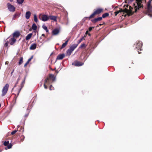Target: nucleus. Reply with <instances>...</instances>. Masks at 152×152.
Returning a JSON list of instances; mask_svg holds the SVG:
<instances>
[{
    "label": "nucleus",
    "instance_id": "1",
    "mask_svg": "<svg viewBox=\"0 0 152 152\" xmlns=\"http://www.w3.org/2000/svg\"><path fill=\"white\" fill-rule=\"evenodd\" d=\"M142 0H136V2L135 3L133 4L134 7H131V6L127 5V7L129 8V12L131 14H133L134 12H136L137 10L141 8L142 4Z\"/></svg>",
    "mask_w": 152,
    "mask_h": 152
},
{
    "label": "nucleus",
    "instance_id": "2",
    "mask_svg": "<svg viewBox=\"0 0 152 152\" xmlns=\"http://www.w3.org/2000/svg\"><path fill=\"white\" fill-rule=\"evenodd\" d=\"M39 19H56L57 18L56 16H48L45 15L40 14L39 16Z\"/></svg>",
    "mask_w": 152,
    "mask_h": 152
},
{
    "label": "nucleus",
    "instance_id": "3",
    "mask_svg": "<svg viewBox=\"0 0 152 152\" xmlns=\"http://www.w3.org/2000/svg\"><path fill=\"white\" fill-rule=\"evenodd\" d=\"M103 9L102 8H98L96 9L89 17V18H93L96 15L99 14L102 12L103 11Z\"/></svg>",
    "mask_w": 152,
    "mask_h": 152
},
{
    "label": "nucleus",
    "instance_id": "4",
    "mask_svg": "<svg viewBox=\"0 0 152 152\" xmlns=\"http://www.w3.org/2000/svg\"><path fill=\"white\" fill-rule=\"evenodd\" d=\"M9 87V85L7 83L3 88L2 90L1 96H4L7 94Z\"/></svg>",
    "mask_w": 152,
    "mask_h": 152
},
{
    "label": "nucleus",
    "instance_id": "5",
    "mask_svg": "<svg viewBox=\"0 0 152 152\" xmlns=\"http://www.w3.org/2000/svg\"><path fill=\"white\" fill-rule=\"evenodd\" d=\"M142 45V43L141 41H137L135 43L134 47H135L137 50H141Z\"/></svg>",
    "mask_w": 152,
    "mask_h": 152
},
{
    "label": "nucleus",
    "instance_id": "6",
    "mask_svg": "<svg viewBox=\"0 0 152 152\" xmlns=\"http://www.w3.org/2000/svg\"><path fill=\"white\" fill-rule=\"evenodd\" d=\"M8 9L9 11L14 12L15 11V8L13 5H11L10 3H8L7 4Z\"/></svg>",
    "mask_w": 152,
    "mask_h": 152
},
{
    "label": "nucleus",
    "instance_id": "7",
    "mask_svg": "<svg viewBox=\"0 0 152 152\" xmlns=\"http://www.w3.org/2000/svg\"><path fill=\"white\" fill-rule=\"evenodd\" d=\"M152 0H149L147 4V9L148 12L152 13V6L151 5Z\"/></svg>",
    "mask_w": 152,
    "mask_h": 152
},
{
    "label": "nucleus",
    "instance_id": "8",
    "mask_svg": "<svg viewBox=\"0 0 152 152\" xmlns=\"http://www.w3.org/2000/svg\"><path fill=\"white\" fill-rule=\"evenodd\" d=\"M72 64L76 66H80L83 64V63L78 61H76L72 63Z\"/></svg>",
    "mask_w": 152,
    "mask_h": 152
},
{
    "label": "nucleus",
    "instance_id": "9",
    "mask_svg": "<svg viewBox=\"0 0 152 152\" xmlns=\"http://www.w3.org/2000/svg\"><path fill=\"white\" fill-rule=\"evenodd\" d=\"M50 83V82L49 80V78H46L45 80V82L44 84V88L45 89H47L48 87L46 84H47V85H49Z\"/></svg>",
    "mask_w": 152,
    "mask_h": 152
},
{
    "label": "nucleus",
    "instance_id": "10",
    "mask_svg": "<svg viewBox=\"0 0 152 152\" xmlns=\"http://www.w3.org/2000/svg\"><path fill=\"white\" fill-rule=\"evenodd\" d=\"M60 31L59 30L58 28H55L53 29L52 31L53 35H56L58 34Z\"/></svg>",
    "mask_w": 152,
    "mask_h": 152
},
{
    "label": "nucleus",
    "instance_id": "11",
    "mask_svg": "<svg viewBox=\"0 0 152 152\" xmlns=\"http://www.w3.org/2000/svg\"><path fill=\"white\" fill-rule=\"evenodd\" d=\"M78 44H74L72 46H71L69 48L70 50H72V51L75 49L77 47Z\"/></svg>",
    "mask_w": 152,
    "mask_h": 152
},
{
    "label": "nucleus",
    "instance_id": "12",
    "mask_svg": "<svg viewBox=\"0 0 152 152\" xmlns=\"http://www.w3.org/2000/svg\"><path fill=\"white\" fill-rule=\"evenodd\" d=\"M65 55L64 54H62L58 55L57 58V59L61 60L64 57Z\"/></svg>",
    "mask_w": 152,
    "mask_h": 152
},
{
    "label": "nucleus",
    "instance_id": "13",
    "mask_svg": "<svg viewBox=\"0 0 152 152\" xmlns=\"http://www.w3.org/2000/svg\"><path fill=\"white\" fill-rule=\"evenodd\" d=\"M16 39L13 37L11 38L10 40V44L11 45H13Z\"/></svg>",
    "mask_w": 152,
    "mask_h": 152
},
{
    "label": "nucleus",
    "instance_id": "14",
    "mask_svg": "<svg viewBox=\"0 0 152 152\" xmlns=\"http://www.w3.org/2000/svg\"><path fill=\"white\" fill-rule=\"evenodd\" d=\"M20 35V33L19 31H15L13 34V37H18Z\"/></svg>",
    "mask_w": 152,
    "mask_h": 152
},
{
    "label": "nucleus",
    "instance_id": "15",
    "mask_svg": "<svg viewBox=\"0 0 152 152\" xmlns=\"http://www.w3.org/2000/svg\"><path fill=\"white\" fill-rule=\"evenodd\" d=\"M31 13L30 11H27L26 13L25 16L26 19H29L31 16Z\"/></svg>",
    "mask_w": 152,
    "mask_h": 152
},
{
    "label": "nucleus",
    "instance_id": "16",
    "mask_svg": "<svg viewBox=\"0 0 152 152\" xmlns=\"http://www.w3.org/2000/svg\"><path fill=\"white\" fill-rule=\"evenodd\" d=\"M37 45L35 43L32 44L30 47V49L31 50H34L36 48Z\"/></svg>",
    "mask_w": 152,
    "mask_h": 152
},
{
    "label": "nucleus",
    "instance_id": "17",
    "mask_svg": "<svg viewBox=\"0 0 152 152\" xmlns=\"http://www.w3.org/2000/svg\"><path fill=\"white\" fill-rule=\"evenodd\" d=\"M69 41V39H68L66 42L64 43L62 45L61 47L60 48V49H62L64 48L66 45L67 44L68 42Z\"/></svg>",
    "mask_w": 152,
    "mask_h": 152
},
{
    "label": "nucleus",
    "instance_id": "18",
    "mask_svg": "<svg viewBox=\"0 0 152 152\" xmlns=\"http://www.w3.org/2000/svg\"><path fill=\"white\" fill-rule=\"evenodd\" d=\"M32 35L31 33L28 34L26 37V40L29 39L31 37Z\"/></svg>",
    "mask_w": 152,
    "mask_h": 152
},
{
    "label": "nucleus",
    "instance_id": "19",
    "mask_svg": "<svg viewBox=\"0 0 152 152\" xmlns=\"http://www.w3.org/2000/svg\"><path fill=\"white\" fill-rule=\"evenodd\" d=\"M72 52V50L69 49L66 51V54L68 56H70L71 55Z\"/></svg>",
    "mask_w": 152,
    "mask_h": 152
},
{
    "label": "nucleus",
    "instance_id": "20",
    "mask_svg": "<svg viewBox=\"0 0 152 152\" xmlns=\"http://www.w3.org/2000/svg\"><path fill=\"white\" fill-rule=\"evenodd\" d=\"M20 13H17L15 14L14 15V18H19V17L20 16Z\"/></svg>",
    "mask_w": 152,
    "mask_h": 152
},
{
    "label": "nucleus",
    "instance_id": "21",
    "mask_svg": "<svg viewBox=\"0 0 152 152\" xmlns=\"http://www.w3.org/2000/svg\"><path fill=\"white\" fill-rule=\"evenodd\" d=\"M31 28L33 30H35L37 29V26L35 23H33Z\"/></svg>",
    "mask_w": 152,
    "mask_h": 152
},
{
    "label": "nucleus",
    "instance_id": "22",
    "mask_svg": "<svg viewBox=\"0 0 152 152\" xmlns=\"http://www.w3.org/2000/svg\"><path fill=\"white\" fill-rule=\"evenodd\" d=\"M49 77L53 80V81H54L55 80V77L52 74L50 75Z\"/></svg>",
    "mask_w": 152,
    "mask_h": 152
},
{
    "label": "nucleus",
    "instance_id": "23",
    "mask_svg": "<svg viewBox=\"0 0 152 152\" xmlns=\"http://www.w3.org/2000/svg\"><path fill=\"white\" fill-rule=\"evenodd\" d=\"M12 144L11 143H10V144H8L7 145V148H5V149L6 150H7V149H10L12 147Z\"/></svg>",
    "mask_w": 152,
    "mask_h": 152
},
{
    "label": "nucleus",
    "instance_id": "24",
    "mask_svg": "<svg viewBox=\"0 0 152 152\" xmlns=\"http://www.w3.org/2000/svg\"><path fill=\"white\" fill-rule=\"evenodd\" d=\"M123 10L122 9H120L119 10L115 12V15H116L118 14L120 12H123Z\"/></svg>",
    "mask_w": 152,
    "mask_h": 152
},
{
    "label": "nucleus",
    "instance_id": "25",
    "mask_svg": "<svg viewBox=\"0 0 152 152\" xmlns=\"http://www.w3.org/2000/svg\"><path fill=\"white\" fill-rule=\"evenodd\" d=\"M109 15V13H106L103 14L102 17L103 18H105L106 17L108 16Z\"/></svg>",
    "mask_w": 152,
    "mask_h": 152
},
{
    "label": "nucleus",
    "instance_id": "26",
    "mask_svg": "<svg viewBox=\"0 0 152 152\" xmlns=\"http://www.w3.org/2000/svg\"><path fill=\"white\" fill-rule=\"evenodd\" d=\"M42 28L43 29L45 30L46 32H48V30L47 27L45 25H43L42 26Z\"/></svg>",
    "mask_w": 152,
    "mask_h": 152
},
{
    "label": "nucleus",
    "instance_id": "27",
    "mask_svg": "<svg viewBox=\"0 0 152 152\" xmlns=\"http://www.w3.org/2000/svg\"><path fill=\"white\" fill-rule=\"evenodd\" d=\"M23 62V58L21 57H20L19 60V64L20 65Z\"/></svg>",
    "mask_w": 152,
    "mask_h": 152
},
{
    "label": "nucleus",
    "instance_id": "28",
    "mask_svg": "<svg viewBox=\"0 0 152 152\" xmlns=\"http://www.w3.org/2000/svg\"><path fill=\"white\" fill-rule=\"evenodd\" d=\"M85 37V36L84 37H82L80 39H79L78 40V44H79L80 42H81L83 41V40L85 39L84 37Z\"/></svg>",
    "mask_w": 152,
    "mask_h": 152
},
{
    "label": "nucleus",
    "instance_id": "29",
    "mask_svg": "<svg viewBox=\"0 0 152 152\" xmlns=\"http://www.w3.org/2000/svg\"><path fill=\"white\" fill-rule=\"evenodd\" d=\"M24 0H17L18 3L19 4H21L23 3Z\"/></svg>",
    "mask_w": 152,
    "mask_h": 152
},
{
    "label": "nucleus",
    "instance_id": "30",
    "mask_svg": "<svg viewBox=\"0 0 152 152\" xmlns=\"http://www.w3.org/2000/svg\"><path fill=\"white\" fill-rule=\"evenodd\" d=\"M9 141H5L4 142L3 144L4 146H7L9 144Z\"/></svg>",
    "mask_w": 152,
    "mask_h": 152
},
{
    "label": "nucleus",
    "instance_id": "31",
    "mask_svg": "<svg viewBox=\"0 0 152 152\" xmlns=\"http://www.w3.org/2000/svg\"><path fill=\"white\" fill-rule=\"evenodd\" d=\"M22 85H21V88L19 89V90H18V95H19L21 90L22 88H23V86H22Z\"/></svg>",
    "mask_w": 152,
    "mask_h": 152
},
{
    "label": "nucleus",
    "instance_id": "32",
    "mask_svg": "<svg viewBox=\"0 0 152 152\" xmlns=\"http://www.w3.org/2000/svg\"><path fill=\"white\" fill-rule=\"evenodd\" d=\"M18 131V130H14L11 133V134L12 135H13L15 133L17 132Z\"/></svg>",
    "mask_w": 152,
    "mask_h": 152
},
{
    "label": "nucleus",
    "instance_id": "33",
    "mask_svg": "<svg viewBox=\"0 0 152 152\" xmlns=\"http://www.w3.org/2000/svg\"><path fill=\"white\" fill-rule=\"evenodd\" d=\"M91 20L92 22L93 23H95L97 22L98 20Z\"/></svg>",
    "mask_w": 152,
    "mask_h": 152
},
{
    "label": "nucleus",
    "instance_id": "34",
    "mask_svg": "<svg viewBox=\"0 0 152 152\" xmlns=\"http://www.w3.org/2000/svg\"><path fill=\"white\" fill-rule=\"evenodd\" d=\"M54 89V88L53 87L52 85H50V90H52Z\"/></svg>",
    "mask_w": 152,
    "mask_h": 152
},
{
    "label": "nucleus",
    "instance_id": "35",
    "mask_svg": "<svg viewBox=\"0 0 152 152\" xmlns=\"http://www.w3.org/2000/svg\"><path fill=\"white\" fill-rule=\"evenodd\" d=\"M85 47V44L84 43L83 44H82L81 46L80 47V48H83V47Z\"/></svg>",
    "mask_w": 152,
    "mask_h": 152
},
{
    "label": "nucleus",
    "instance_id": "36",
    "mask_svg": "<svg viewBox=\"0 0 152 152\" xmlns=\"http://www.w3.org/2000/svg\"><path fill=\"white\" fill-rule=\"evenodd\" d=\"M33 56H31V57L27 61H28V62H29L32 59V58H33Z\"/></svg>",
    "mask_w": 152,
    "mask_h": 152
},
{
    "label": "nucleus",
    "instance_id": "37",
    "mask_svg": "<svg viewBox=\"0 0 152 152\" xmlns=\"http://www.w3.org/2000/svg\"><path fill=\"white\" fill-rule=\"evenodd\" d=\"M8 45V42L7 41L5 43V44H4V46H6V47H7V46Z\"/></svg>",
    "mask_w": 152,
    "mask_h": 152
},
{
    "label": "nucleus",
    "instance_id": "38",
    "mask_svg": "<svg viewBox=\"0 0 152 152\" xmlns=\"http://www.w3.org/2000/svg\"><path fill=\"white\" fill-rule=\"evenodd\" d=\"M94 27H90L89 28V31H91L92 30V29L93 28H94Z\"/></svg>",
    "mask_w": 152,
    "mask_h": 152
},
{
    "label": "nucleus",
    "instance_id": "39",
    "mask_svg": "<svg viewBox=\"0 0 152 152\" xmlns=\"http://www.w3.org/2000/svg\"><path fill=\"white\" fill-rule=\"evenodd\" d=\"M34 19H37L36 14L34 15Z\"/></svg>",
    "mask_w": 152,
    "mask_h": 152
},
{
    "label": "nucleus",
    "instance_id": "40",
    "mask_svg": "<svg viewBox=\"0 0 152 152\" xmlns=\"http://www.w3.org/2000/svg\"><path fill=\"white\" fill-rule=\"evenodd\" d=\"M25 80H23L22 83H21V85H22V86H24V84L25 83Z\"/></svg>",
    "mask_w": 152,
    "mask_h": 152
},
{
    "label": "nucleus",
    "instance_id": "41",
    "mask_svg": "<svg viewBox=\"0 0 152 152\" xmlns=\"http://www.w3.org/2000/svg\"><path fill=\"white\" fill-rule=\"evenodd\" d=\"M29 63V62H28V61H27L24 64V66H26Z\"/></svg>",
    "mask_w": 152,
    "mask_h": 152
},
{
    "label": "nucleus",
    "instance_id": "42",
    "mask_svg": "<svg viewBox=\"0 0 152 152\" xmlns=\"http://www.w3.org/2000/svg\"><path fill=\"white\" fill-rule=\"evenodd\" d=\"M19 80H20V79H19V78H18L17 79V82H16V84H17L18 83V82H19Z\"/></svg>",
    "mask_w": 152,
    "mask_h": 152
},
{
    "label": "nucleus",
    "instance_id": "43",
    "mask_svg": "<svg viewBox=\"0 0 152 152\" xmlns=\"http://www.w3.org/2000/svg\"><path fill=\"white\" fill-rule=\"evenodd\" d=\"M24 136H23L22 138L21 139V141H22L24 140Z\"/></svg>",
    "mask_w": 152,
    "mask_h": 152
},
{
    "label": "nucleus",
    "instance_id": "44",
    "mask_svg": "<svg viewBox=\"0 0 152 152\" xmlns=\"http://www.w3.org/2000/svg\"><path fill=\"white\" fill-rule=\"evenodd\" d=\"M102 18H103L102 17H99L96 18H95V19H102Z\"/></svg>",
    "mask_w": 152,
    "mask_h": 152
},
{
    "label": "nucleus",
    "instance_id": "45",
    "mask_svg": "<svg viewBox=\"0 0 152 152\" xmlns=\"http://www.w3.org/2000/svg\"><path fill=\"white\" fill-rule=\"evenodd\" d=\"M48 20H42L43 21H46Z\"/></svg>",
    "mask_w": 152,
    "mask_h": 152
},
{
    "label": "nucleus",
    "instance_id": "46",
    "mask_svg": "<svg viewBox=\"0 0 152 152\" xmlns=\"http://www.w3.org/2000/svg\"><path fill=\"white\" fill-rule=\"evenodd\" d=\"M42 36L45 37V35L44 34H42Z\"/></svg>",
    "mask_w": 152,
    "mask_h": 152
},
{
    "label": "nucleus",
    "instance_id": "47",
    "mask_svg": "<svg viewBox=\"0 0 152 152\" xmlns=\"http://www.w3.org/2000/svg\"><path fill=\"white\" fill-rule=\"evenodd\" d=\"M88 31H86V34H87L88 33Z\"/></svg>",
    "mask_w": 152,
    "mask_h": 152
},
{
    "label": "nucleus",
    "instance_id": "48",
    "mask_svg": "<svg viewBox=\"0 0 152 152\" xmlns=\"http://www.w3.org/2000/svg\"><path fill=\"white\" fill-rule=\"evenodd\" d=\"M35 22H37L38 21V20H34Z\"/></svg>",
    "mask_w": 152,
    "mask_h": 152
},
{
    "label": "nucleus",
    "instance_id": "49",
    "mask_svg": "<svg viewBox=\"0 0 152 152\" xmlns=\"http://www.w3.org/2000/svg\"><path fill=\"white\" fill-rule=\"evenodd\" d=\"M28 114L26 115H25V117H27V116H28Z\"/></svg>",
    "mask_w": 152,
    "mask_h": 152
},
{
    "label": "nucleus",
    "instance_id": "50",
    "mask_svg": "<svg viewBox=\"0 0 152 152\" xmlns=\"http://www.w3.org/2000/svg\"><path fill=\"white\" fill-rule=\"evenodd\" d=\"M16 84H15V86H14V87L12 88V90H13V89H14V88L15 87H16Z\"/></svg>",
    "mask_w": 152,
    "mask_h": 152
},
{
    "label": "nucleus",
    "instance_id": "51",
    "mask_svg": "<svg viewBox=\"0 0 152 152\" xmlns=\"http://www.w3.org/2000/svg\"><path fill=\"white\" fill-rule=\"evenodd\" d=\"M10 2H12L13 0H9Z\"/></svg>",
    "mask_w": 152,
    "mask_h": 152
},
{
    "label": "nucleus",
    "instance_id": "52",
    "mask_svg": "<svg viewBox=\"0 0 152 152\" xmlns=\"http://www.w3.org/2000/svg\"><path fill=\"white\" fill-rule=\"evenodd\" d=\"M138 52L139 54H140L141 53V52H140L139 51H138Z\"/></svg>",
    "mask_w": 152,
    "mask_h": 152
},
{
    "label": "nucleus",
    "instance_id": "53",
    "mask_svg": "<svg viewBox=\"0 0 152 152\" xmlns=\"http://www.w3.org/2000/svg\"><path fill=\"white\" fill-rule=\"evenodd\" d=\"M20 126L19 125H18L17 126L18 128Z\"/></svg>",
    "mask_w": 152,
    "mask_h": 152
},
{
    "label": "nucleus",
    "instance_id": "54",
    "mask_svg": "<svg viewBox=\"0 0 152 152\" xmlns=\"http://www.w3.org/2000/svg\"><path fill=\"white\" fill-rule=\"evenodd\" d=\"M14 70H13V71L12 72V73L14 72Z\"/></svg>",
    "mask_w": 152,
    "mask_h": 152
},
{
    "label": "nucleus",
    "instance_id": "55",
    "mask_svg": "<svg viewBox=\"0 0 152 152\" xmlns=\"http://www.w3.org/2000/svg\"><path fill=\"white\" fill-rule=\"evenodd\" d=\"M54 20L55 21H56V20H57L55 19V20Z\"/></svg>",
    "mask_w": 152,
    "mask_h": 152
},
{
    "label": "nucleus",
    "instance_id": "56",
    "mask_svg": "<svg viewBox=\"0 0 152 152\" xmlns=\"http://www.w3.org/2000/svg\"><path fill=\"white\" fill-rule=\"evenodd\" d=\"M99 25H102V24H99Z\"/></svg>",
    "mask_w": 152,
    "mask_h": 152
},
{
    "label": "nucleus",
    "instance_id": "57",
    "mask_svg": "<svg viewBox=\"0 0 152 152\" xmlns=\"http://www.w3.org/2000/svg\"><path fill=\"white\" fill-rule=\"evenodd\" d=\"M57 45H59V44L58 43V44H57Z\"/></svg>",
    "mask_w": 152,
    "mask_h": 152
},
{
    "label": "nucleus",
    "instance_id": "58",
    "mask_svg": "<svg viewBox=\"0 0 152 152\" xmlns=\"http://www.w3.org/2000/svg\"><path fill=\"white\" fill-rule=\"evenodd\" d=\"M1 22L2 23H4V22L3 21H1Z\"/></svg>",
    "mask_w": 152,
    "mask_h": 152
},
{
    "label": "nucleus",
    "instance_id": "59",
    "mask_svg": "<svg viewBox=\"0 0 152 152\" xmlns=\"http://www.w3.org/2000/svg\"><path fill=\"white\" fill-rule=\"evenodd\" d=\"M133 0H131V1H133Z\"/></svg>",
    "mask_w": 152,
    "mask_h": 152
},
{
    "label": "nucleus",
    "instance_id": "60",
    "mask_svg": "<svg viewBox=\"0 0 152 152\" xmlns=\"http://www.w3.org/2000/svg\"><path fill=\"white\" fill-rule=\"evenodd\" d=\"M6 64H7V62H6Z\"/></svg>",
    "mask_w": 152,
    "mask_h": 152
},
{
    "label": "nucleus",
    "instance_id": "61",
    "mask_svg": "<svg viewBox=\"0 0 152 152\" xmlns=\"http://www.w3.org/2000/svg\"><path fill=\"white\" fill-rule=\"evenodd\" d=\"M6 64H7V62H6Z\"/></svg>",
    "mask_w": 152,
    "mask_h": 152
}]
</instances>
